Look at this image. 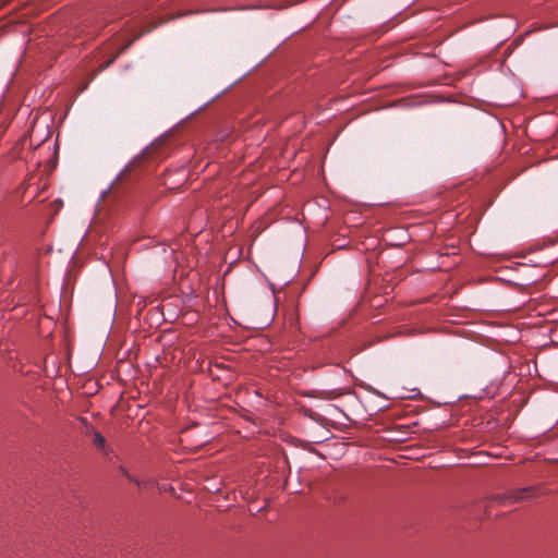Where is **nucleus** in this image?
I'll list each match as a JSON object with an SVG mask.
<instances>
[{
    "instance_id": "obj_1",
    "label": "nucleus",
    "mask_w": 558,
    "mask_h": 558,
    "mask_svg": "<svg viewBox=\"0 0 558 558\" xmlns=\"http://www.w3.org/2000/svg\"><path fill=\"white\" fill-rule=\"evenodd\" d=\"M537 489H538V487H536V486L513 489L508 495H506L504 497V500L505 501L510 500L512 502L527 500L537 495Z\"/></svg>"
},
{
    "instance_id": "obj_2",
    "label": "nucleus",
    "mask_w": 558,
    "mask_h": 558,
    "mask_svg": "<svg viewBox=\"0 0 558 558\" xmlns=\"http://www.w3.org/2000/svg\"><path fill=\"white\" fill-rule=\"evenodd\" d=\"M93 444L98 448H104L106 445V439L100 433L94 432Z\"/></svg>"
},
{
    "instance_id": "obj_3",
    "label": "nucleus",
    "mask_w": 558,
    "mask_h": 558,
    "mask_svg": "<svg viewBox=\"0 0 558 558\" xmlns=\"http://www.w3.org/2000/svg\"><path fill=\"white\" fill-rule=\"evenodd\" d=\"M121 472L129 481L134 482L137 486H142V483L135 477H133L125 469H121Z\"/></svg>"
},
{
    "instance_id": "obj_4",
    "label": "nucleus",
    "mask_w": 558,
    "mask_h": 558,
    "mask_svg": "<svg viewBox=\"0 0 558 558\" xmlns=\"http://www.w3.org/2000/svg\"><path fill=\"white\" fill-rule=\"evenodd\" d=\"M117 56H113L111 59L107 60L106 62H104L99 69H98V73L102 72L104 70H106L109 65H111L113 63V61L116 60Z\"/></svg>"
},
{
    "instance_id": "obj_5",
    "label": "nucleus",
    "mask_w": 558,
    "mask_h": 558,
    "mask_svg": "<svg viewBox=\"0 0 558 558\" xmlns=\"http://www.w3.org/2000/svg\"><path fill=\"white\" fill-rule=\"evenodd\" d=\"M158 26L157 23H151L145 31L144 33H148L150 32L151 29L156 28Z\"/></svg>"
},
{
    "instance_id": "obj_6",
    "label": "nucleus",
    "mask_w": 558,
    "mask_h": 558,
    "mask_svg": "<svg viewBox=\"0 0 558 558\" xmlns=\"http://www.w3.org/2000/svg\"><path fill=\"white\" fill-rule=\"evenodd\" d=\"M9 0H0V7L4 5Z\"/></svg>"
},
{
    "instance_id": "obj_7",
    "label": "nucleus",
    "mask_w": 558,
    "mask_h": 558,
    "mask_svg": "<svg viewBox=\"0 0 558 558\" xmlns=\"http://www.w3.org/2000/svg\"><path fill=\"white\" fill-rule=\"evenodd\" d=\"M123 51H124V48H121V49H120V51H119L116 56L118 57V54H119L120 52H123Z\"/></svg>"
},
{
    "instance_id": "obj_8",
    "label": "nucleus",
    "mask_w": 558,
    "mask_h": 558,
    "mask_svg": "<svg viewBox=\"0 0 558 558\" xmlns=\"http://www.w3.org/2000/svg\"><path fill=\"white\" fill-rule=\"evenodd\" d=\"M123 51H124V48H121V49H120V51H119L116 56L118 57V54H119L120 52H123Z\"/></svg>"
}]
</instances>
